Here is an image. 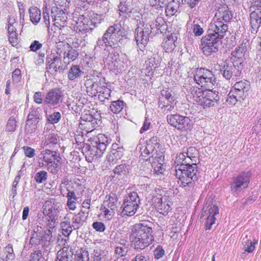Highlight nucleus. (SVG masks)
Wrapping results in <instances>:
<instances>
[{
  "label": "nucleus",
  "instance_id": "55",
  "mask_svg": "<svg viewBox=\"0 0 261 261\" xmlns=\"http://www.w3.org/2000/svg\"><path fill=\"white\" fill-rule=\"evenodd\" d=\"M167 0H149L150 5L155 9L163 8L166 5Z\"/></svg>",
  "mask_w": 261,
  "mask_h": 261
},
{
  "label": "nucleus",
  "instance_id": "18",
  "mask_svg": "<svg viewBox=\"0 0 261 261\" xmlns=\"http://www.w3.org/2000/svg\"><path fill=\"white\" fill-rule=\"evenodd\" d=\"M89 213V210H82L72 217L71 222L74 230L78 229L83 226L88 217Z\"/></svg>",
  "mask_w": 261,
  "mask_h": 261
},
{
  "label": "nucleus",
  "instance_id": "54",
  "mask_svg": "<svg viewBox=\"0 0 261 261\" xmlns=\"http://www.w3.org/2000/svg\"><path fill=\"white\" fill-rule=\"evenodd\" d=\"M58 163L59 162L56 163L55 161L53 162L45 167L47 168V169L49 172L53 174H56L60 169V165Z\"/></svg>",
  "mask_w": 261,
  "mask_h": 261
},
{
  "label": "nucleus",
  "instance_id": "34",
  "mask_svg": "<svg viewBox=\"0 0 261 261\" xmlns=\"http://www.w3.org/2000/svg\"><path fill=\"white\" fill-rule=\"evenodd\" d=\"M30 20L35 24H37L41 19V11L36 7H31L29 9Z\"/></svg>",
  "mask_w": 261,
  "mask_h": 261
},
{
  "label": "nucleus",
  "instance_id": "27",
  "mask_svg": "<svg viewBox=\"0 0 261 261\" xmlns=\"http://www.w3.org/2000/svg\"><path fill=\"white\" fill-rule=\"evenodd\" d=\"M141 151L140 156L142 160H144L146 161H149L151 162L152 160H153L154 158H156L157 154H156L157 151H155V148L151 147L150 145L147 146L144 149H142Z\"/></svg>",
  "mask_w": 261,
  "mask_h": 261
},
{
  "label": "nucleus",
  "instance_id": "2",
  "mask_svg": "<svg viewBox=\"0 0 261 261\" xmlns=\"http://www.w3.org/2000/svg\"><path fill=\"white\" fill-rule=\"evenodd\" d=\"M197 165L177 164L175 166V176L178 183L183 187L193 188L198 179Z\"/></svg>",
  "mask_w": 261,
  "mask_h": 261
},
{
  "label": "nucleus",
  "instance_id": "17",
  "mask_svg": "<svg viewBox=\"0 0 261 261\" xmlns=\"http://www.w3.org/2000/svg\"><path fill=\"white\" fill-rule=\"evenodd\" d=\"M250 83L247 81H241L237 82L232 87V90L235 92V94L239 97H242L244 99L248 95V92L250 89Z\"/></svg>",
  "mask_w": 261,
  "mask_h": 261
},
{
  "label": "nucleus",
  "instance_id": "43",
  "mask_svg": "<svg viewBox=\"0 0 261 261\" xmlns=\"http://www.w3.org/2000/svg\"><path fill=\"white\" fill-rule=\"evenodd\" d=\"M164 19L161 17H157L155 21L151 24L154 28H156L157 31H160L161 33L165 30L166 25Z\"/></svg>",
  "mask_w": 261,
  "mask_h": 261
},
{
  "label": "nucleus",
  "instance_id": "41",
  "mask_svg": "<svg viewBox=\"0 0 261 261\" xmlns=\"http://www.w3.org/2000/svg\"><path fill=\"white\" fill-rule=\"evenodd\" d=\"M218 92L216 93L215 91H212L211 88H206L203 91L202 97L210 100H212L213 101L215 100L218 101L219 100V96H218Z\"/></svg>",
  "mask_w": 261,
  "mask_h": 261
},
{
  "label": "nucleus",
  "instance_id": "4",
  "mask_svg": "<svg viewBox=\"0 0 261 261\" xmlns=\"http://www.w3.org/2000/svg\"><path fill=\"white\" fill-rule=\"evenodd\" d=\"M194 76V81L198 85L206 88L213 89L216 78L212 71L204 68H197Z\"/></svg>",
  "mask_w": 261,
  "mask_h": 261
},
{
  "label": "nucleus",
  "instance_id": "1",
  "mask_svg": "<svg viewBox=\"0 0 261 261\" xmlns=\"http://www.w3.org/2000/svg\"><path fill=\"white\" fill-rule=\"evenodd\" d=\"M149 223L144 221L136 223L133 226L129 239L132 246L136 250H143L154 241L153 230Z\"/></svg>",
  "mask_w": 261,
  "mask_h": 261
},
{
  "label": "nucleus",
  "instance_id": "38",
  "mask_svg": "<svg viewBox=\"0 0 261 261\" xmlns=\"http://www.w3.org/2000/svg\"><path fill=\"white\" fill-rule=\"evenodd\" d=\"M37 236L40 237L41 242L44 245H46V243L53 241L52 231L48 228L45 229L42 233L39 232Z\"/></svg>",
  "mask_w": 261,
  "mask_h": 261
},
{
  "label": "nucleus",
  "instance_id": "51",
  "mask_svg": "<svg viewBox=\"0 0 261 261\" xmlns=\"http://www.w3.org/2000/svg\"><path fill=\"white\" fill-rule=\"evenodd\" d=\"M104 14L98 15L97 14H93L91 16V19L92 20V23H94V27H97L98 24H99L101 21L104 19Z\"/></svg>",
  "mask_w": 261,
  "mask_h": 261
},
{
  "label": "nucleus",
  "instance_id": "48",
  "mask_svg": "<svg viewBox=\"0 0 261 261\" xmlns=\"http://www.w3.org/2000/svg\"><path fill=\"white\" fill-rule=\"evenodd\" d=\"M47 178V173L45 171H41L37 172L35 176L36 182L38 184H41L46 180Z\"/></svg>",
  "mask_w": 261,
  "mask_h": 261
},
{
  "label": "nucleus",
  "instance_id": "49",
  "mask_svg": "<svg viewBox=\"0 0 261 261\" xmlns=\"http://www.w3.org/2000/svg\"><path fill=\"white\" fill-rule=\"evenodd\" d=\"M43 260L42 251L39 250L35 251L30 256L31 261H43Z\"/></svg>",
  "mask_w": 261,
  "mask_h": 261
},
{
  "label": "nucleus",
  "instance_id": "44",
  "mask_svg": "<svg viewBox=\"0 0 261 261\" xmlns=\"http://www.w3.org/2000/svg\"><path fill=\"white\" fill-rule=\"evenodd\" d=\"M218 101L215 100H210L207 98H205L202 96L201 99L199 101L198 103L200 106H202L204 109L206 108H210L214 107L217 104Z\"/></svg>",
  "mask_w": 261,
  "mask_h": 261
},
{
  "label": "nucleus",
  "instance_id": "20",
  "mask_svg": "<svg viewBox=\"0 0 261 261\" xmlns=\"http://www.w3.org/2000/svg\"><path fill=\"white\" fill-rule=\"evenodd\" d=\"M120 58V55L117 51L112 52V54H109L108 57L103 60L104 63L110 70H113L116 68L120 67L121 62H123V61H121Z\"/></svg>",
  "mask_w": 261,
  "mask_h": 261
},
{
  "label": "nucleus",
  "instance_id": "45",
  "mask_svg": "<svg viewBox=\"0 0 261 261\" xmlns=\"http://www.w3.org/2000/svg\"><path fill=\"white\" fill-rule=\"evenodd\" d=\"M61 115L60 112H56L47 116V120L48 123L55 124L60 120Z\"/></svg>",
  "mask_w": 261,
  "mask_h": 261
},
{
  "label": "nucleus",
  "instance_id": "16",
  "mask_svg": "<svg viewBox=\"0 0 261 261\" xmlns=\"http://www.w3.org/2000/svg\"><path fill=\"white\" fill-rule=\"evenodd\" d=\"M92 144L93 147H96L97 149L98 156H101L107 149L109 144V140L105 135L98 134Z\"/></svg>",
  "mask_w": 261,
  "mask_h": 261
},
{
  "label": "nucleus",
  "instance_id": "3",
  "mask_svg": "<svg viewBox=\"0 0 261 261\" xmlns=\"http://www.w3.org/2000/svg\"><path fill=\"white\" fill-rule=\"evenodd\" d=\"M124 23V21H120L118 23H114L110 26L103 34L108 41V44H110V47L114 49V50L119 49V43L122 40L121 38L126 35Z\"/></svg>",
  "mask_w": 261,
  "mask_h": 261
},
{
  "label": "nucleus",
  "instance_id": "42",
  "mask_svg": "<svg viewBox=\"0 0 261 261\" xmlns=\"http://www.w3.org/2000/svg\"><path fill=\"white\" fill-rule=\"evenodd\" d=\"M243 249L248 253L252 252L255 249L254 243H253L250 239L247 236L242 240Z\"/></svg>",
  "mask_w": 261,
  "mask_h": 261
},
{
  "label": "nucleus",
  "instance_id": "26",
  "mask_svg": "<svg viewBox=\"0 0 261 261\" xmlns=\"http://www.w3.org/2000/svg\"><path fill=\"white\" fill-rule=\"evenodd\" d=\"M220 71L223 72V76L227 80H229L232 76H237V72H238L234 65L231 64H229L226 62H224L223 65L220 68Z\"/></svg>",
  "mask_w": 261,
  "mask_h": 261
},
{
  "label": "nucleus",
  "instance_id": "31",
  "mask_svg": "<svg viewBox=\"0 0 261 261\" xmlns=\"http://www.w3.org/2000/svg\"><path fill=\"white\" fill-rule=\"evenodd\" d=\"M115 175L119 179L124 178L128 173V166L125 164H121L115 167L114 170Z\"/></svg>",
  "mask_w": 261,
  "mask_h": 261
},
{
  "label": "nucleus",
  "instance_id": "58",
  "mask_svg": "<svg viewBox=\"0 0 261 261\" xmlns=\"http://www.w3.org/2000/svg\"><path fill=\"white\" fill-rule=\"evenodd\" d=\"M128 250V247L117 246L116 247L115 252L119 256H125Z\"/></svg>",
  "mask_w": 261,
  "mask_h": 261
},
{
  "label": "nucleus",
  "instance_id": "23",
  "mask_svg": "<svg viewBox=\"0 0 261 261\" xmlns=\"http://www.w3.org/2000/svg\"><path fill=\"white\" fill-rule=\"evenodd\" d=\"M135 37L137 44L141 50H143L149 41V36L144 33L142 28L138 27L135 31Z\"/></svg>",
  "mask_w": 261,
  "mask_h": 261
},
{
  "label": "nucleus",
  "instance_id": "15",
  "mask_svg": "<svg viewBox=\"0 0 261 261\" xmlns=\"http://www.w3.org/2000/svg\"><path fill=\"white\" fill-rule=\"evenodd\" d=\"M44 211L46 213V216L58 217L61 208V204L55 199L46 200L43 205Z\"/></svg>",
  "mask_w": 261,
  "mask_h": 261
},
{
  "label": "nucleus",
  "instance_id": "11",
  "mask_svg": "<svg viewBox=\"0 0 261 261\" xmlns=\"http://www.w3.org/2000/svg\"><path fill=\"white\" fill-rule=\"evenodd\" d=\"M62 50L59 46H57V49L56 53H51L46 58L47 66L46 69L51 70L50 72H57L58 70L62 69L61 65Z\"/></svg>",
  "mask_w": 261,
  "mask_h": 261
},
{
  "label": "nucleus",
  "instance_id": "36",
  "mask_svg": "<svg viewBox=\"0 0 261 261\" xmlns=\"http://www.w3.org/2000/svg\"><path fill=\"white\" fill-rule=\"evenodd\" d=\"M174 100V96L169 91L163 90L161 91V95L159 98V106H161V105L164 102H173Z\"/></svg>",
  "mask_w": 261,
  "mask_h": 261
},
{
  "label": "nucleus",
  "instance_id": "46",
  "mask_svg": "<svg viewBox=\"0 0 261 261\" xmlns=\"http://www.w3.org/2000/svg\"><path fill=\"white\" fill-rule=\"evenodd\" d=\"M235 93L232 90H231L228 94L227 102L230 105H235L238 101L242 99V97H238Z\"/></svg>",
  "mask_w": 261,
  "mask_h": 261
},
{
  "label": "nucleus",
  "instance_id": "13",
  "mask_svg": "<svg viewBox=\"0 0 261 261\" xmlns=\"http://www.w3.org/2000/svg\"><path fill=\"white\" fill-rule=\"evenodd\" d=\"M39 159L40 161H41L39 162V165L41 167H46L55 161L60 162L61 159L56 151H51L49 149L42 151L39 155Z\"/></svg>",
  "mask_w": 261,
  "mask_h": 261
},
{
  "label": "nucleus",
  "instance_id": "53",
  "mask_svg": "<svg viewBox=\"0 0 261 261\" xmlns=\"http://www.w3.org/2000/svg\"><path fill=\"white\" fill-rule=\"evenodd\" d=\"M180 118L179 114L168 115L167 116V120L169 124L176 128L177 123H176L177 119Z\"/></svg>",
  "mask_w": 261,
  "mask_h": 261
},
{
  "label": "nucleus",
  "instance_id": "39",
  "mask_svg": "<svg viewBox=\"0 0 261 261\" xmlns=\"http://www.w3.org/2000/svg\"><path fill=\"white\" fill-rule=\"evenodd\" d=\"M124 106V101L119 99L112 101L110 105V108L113 113L117 114L123 110Z\"/></svg>",
  "mask_w": 261,
  "mask_h": 261
},
{
  "label": "nucleus",
  "instance_id": "59",
  "mask_svg": "<svg viewBox=\"0 0 261 261\" xmlns=\"http://www.w3.org/2000/svg\"><path fill=\"white\" fill-rule=\"evenodd\" d=\"M165 254V251L161 245H159L154 250V258L156 259L161 258Z\"/></svg>",
  "mask_w": 261,
  "mask_h": 261
},
{
  "label": "nucleus",
  "instance_id": "22",
  "mask_svg": "<svg viewBox=\"0 0 261 261\" xmlns=\"http://www.w3.org/2000/svg\"><path fill=\"white\" fill-rule=\"evenodd\" d=\"M59 47L62 50V54L63 53L64 60L66 62V58L68 60L74 61L79 56L77 51L73 49L68 43H63L61 42L58 44Z\"/></svg>",
  "mask_w": 261,
  "mask_h": 261
},
{
  "label": "nucleus",
  "instance_id": "64",
  "mask_svg": "<svg viewBox=\"0 0 261 261\" xmlns=\"http://www.w3.org/2000/svg\"><path fill=\"white\" fill-rule=\"evenodd\" d=\"M42 47V44L40 43L39 41L34 40L30 46V50L36 52Z\"/></svg>",
  "mask_w": 261,
  "mask_h": 261
},
{
  "label": "nucleus",
  "instance_id": "50",
  "mask_svg": "<svg viewBox=\"0 0 261 261\" xmlns=\"http://www.w3.org/2000/svg\"><path fill=\"white\" fill-rule=\"evenodd\" d=\"M246 51V48L244 46H242L239 47L238 48L236 49L234 51H233L231 55L235 57L236 58L241 59L242 57L244 56L245 53Z\"/></svg>",
  "mask_w": 261,
  "mask_h": 261
},
{
  "label": "nucleus",
  "instance_id": "9",
  "mask_svg": "<svg viewBox=\"0 0 261 261\" xmlns=\"http://www.w3.org/2000/svg\"><path fill=\"white\" fill-rule=\"evenodd\" d=\"M228 28L227 24L214 19L208 26L207 34L208 35L214 37L217 40L221 41L225 36Z\"/></svg>",
  "mask_w": 261,
  "mask_h": 261
},
{
  "label": "nucleus",
  "instance_id": "8",
  "mask_svg": "<svg viewBox=\"0 0 261 261\" xmlns=\"http://www.w3.org/2000/svg\"><path fill=\"white\" fill-rule=\"evenodd\" d=\"M118 200L117 195L114 193L111 192L106 196L101 207L103 209L105 218L109 219L114 214L117 208Z\"/></svg>",
  "mask_w": 261,
  "mask_h": 261
},
{
  "label": "nucleus",
  "instance_id": "60",
  "mask_svg": "<svg viewBox=\"0 0 261 261\" xmlns=\"http://www.w3.org/2000/svg\"><path fill=\"white\" fill-rule=\"evenodd\" d=\"M46 218V213L45 211H39L37 216V222L40 224L43 225L45 222V219Z\"/></svg>",
  "mask_w": 261,
  "mask_h": 261
},
{
  "label": "nucleus",
  "instance_id": "24",
  "mask_svg": "<svg viewBox=\"0 0 261 261\" xmlns=\"http://www.w3.org/2000/svg\"><path fill=\"white\" fill-rule=\"evenodd\" d=\"M251 33L256 34L261 24V11L254 10L250 14Z\"/></svg>",
  "mask_w": 261,
  "mask_h": 261
},
{
  "label": "nucleus",
  "instance_id": "52",
  "mask_svg": "<svg viewBox=\"0 0 261 261\" xmlns=\"http://www.w3.org/2000/svg\"><path fill=\"white\" fill-rule=\"evenodd\" d=\"M16 127V121L14 118L10 117L7 122L6 130L8 132H14Z\"/></svg>",
  "mask_w": 261,
  "mask_h": 261
},
{
  "label": "nucleus",
  "instance_id": "47",
  "mask_svg": "<svg viewBox=\"0 0 261 261\" xmlns=\"http://www.w3.org/2000/svg\"><path fill=\"white\" fill-rule=\"evenodd\" d=\"M39 110L40 109L39 108H33L31 109L27 117V121L29 122L30 120L33 119H39L40 117Z\"/></svg>",
  "mask_w": 261,
  "mask_h": 261
},
{
  "label": "nucleus",
  "instance_id": "12",
  "mask_svg": "<svg viewBox=\"0 0 261 261\" xmlns=\"http://www.w3.org/2000/svg\"><path fill=\"white\" fill-rule=\"evenodd\" d=\"M152 203L158 212L163 215H167L171 210L172 203L166 196L158 195L153 197Z\"/></svg>",
  "mask_w": 261,
  "mask_h": 261
},
{
  "label": "nucleus",
  "instance_id": "33",
  "mask_svg": "<svg viewBox=\"0 0 261 261\" xmlns=\"http://www.w3.org/2000/svg\"><path fill=\"white\" fill-rule=\"evenodd\" d=\"M203 91V90L197 87H192L190 88L188 93L191 98H192L194 101L198 103L202 98Z\"/></svg>",
  "mask_w": 261,
  "mask_h": 261
},
{
  "label": "nucleus",
  "instance_id": "57",
  "mask_svg": "<svg viewBox=\"0 0 261 261\" xmlns=\"http://www.w3.org/2000/svg\"><path fill=\"white\" fill-rule=\"evenodd\" d=\"M163 47L166 52H171L174 49L175 44L172 40L168 39L163 43Z\"/></svg>",
  "mask_w": 261,
  "mask_h": 261
},
{
  "label": "nucleus",
  "instance_id": "21",
  "mask_svg": "<svg viewBox=\"0 0 261 261\" xmlns=\"http://www.w3.org/2000/svg\"><path fill=\"white\" fill-rule=\"evenodd\" d=\"M233 15L232 11L228 7H223L218 10L215 14V18L216 20L227 24L231 22Z\"/></svg>",
  "mask_w": 261,
  "mask_h": 261
},
{
  "label": "nucleus",
  "instance_id": "28",
  "mask_svg": "<svg viewBox=\"0 0 261 261\" xmlns=\"http://www.w3.org/2000/svg\"><path fill=\"white\" fill-rule=\"evenodd\" d=\"M124 148L123 147H117L112 149L108 156V160L113 164L115 163L117 161L120 159L124 154Z\"/></svg>",
  "mask_w": 261,
  "mask_h": 261
},
{
  "label": "nucleus",
  "instance_id": "30",
  "mask_svg": "<svg viewBox=\"0 0 261 261\" xmlns=\"http://www.w3.org/2000/svg\"><path fill=\"white\" fill-rule=\"evenodd\" d=\"M88 22L89 18L81 16L76 21V29L79 30L80 32H86L93 30V28H88V24H87Z\"/></svg>",
  "mask_w": 261,
  "mask_h": 261
},
{
  "label": "nucleus",
  "instance_id": "62",
  "mask_svg": "<svg viewBox=\"0 0 261 261\" xmlns=\"http://www.w3.org/2000/svg\"><path fill=\"white\" fill-rule=\"evenodd\" d=\"M9 41L13 46H16L18 44L17 35L16 32L9 34Z\"/></svg>",
  "mask_w": 261,
  "mask_h": 261
},
{
  "label": "nucleus",
  "instance_id": "61",
  "mask_svg": "<svg viewBox=\"0 0 261 261\" xmlns=\"http://www.w3.org/2000/svg\"><path fill=\"white\" fill-rule=\"evenodd\" d=\"M93 228L97 231L103 232L106 229V227L103 222H95L92 224Z\"/></svg>",
  "mask_w": 261,
  "mask_h": 261
},
{
  "label": "nucleus",
  "instance_id": "6",
  "mask_svg": "<svg viewBox=\"0 0 261 261\" xmlns=\"http://www.w3.org/2000/svg\"><path fill=\"white\" fill-rule=\"evenodd\" d=\"M140 203V200L137 193L135 192L129 193L123 200L121 215L129 216L134 215L139 207Z\"/></svg>",
  "mask_w": 261,
  "mask_h": 261
},
{
  "label": "nucleus",
  "instance_id": "35",
  "mask_svg": "<svg viewBox=\"0 0 261 261\" xmlns=\"http://www.w3.org/2000/svg\"><path fill=\"white\" fill-rule=\"evenodd\" d=\"M61 227L63 231L64 232V235L70 234L73 229L72 225V222L70 221V218L67 216H65L63 221L61 223Z\"/></svg>",
  "mask_w": 261,
  "mask_h": 261
},
{
  "label": "nucleus",
  "instance_id": "10",
  "mask_svg": "<svg viewBox=\"0 0 261 261\" xmlns=\"http://www.w3.org/2000/svg\"><path fill=\"white\" fill-rule=\"evenodd\" d=\"M221 41L217 40L213 36L208 35V34L203 38L201 41V47L205 55L208 56L213 53H216L218 50V48Z\"/></svg>",
  "mask_w": 261,
  "mask_h": 261
},
{
  "label": "nucleus",
  "instance_id": "56",
  "mask_svg": "<svg viewBox=\"0 0 261 261\" xmlns=\"http://www.w3.org/2000/svg\"><path fill=\"white\" fill-rule=\"evenodd\" d=\"M89 261H105L104 256L100 253V251L94 250L93 254Z\"/></svg>",
  "mask_w": 261,
  "mask_h": 261
},
{
  "label": "nucleus",
  "instance_id": "32",
  "mask_svg": "<svg viewBox=\"0 0 261 261\" xmlns=\"http://www.w3.org/2000/svg\"><path fill=\"white\" fill-rule=\"evenodd\" d=\"M179 0H173L166 6L165 12L167 16H173L178 11L179 7Z\"/></svg>",
  "mask_w": 261,
  "mask_h": 261
},
{
  "label": "nucleus",
  "instance_id": "19",
  "mask_svg": "<svg viewBox=\"0 0 261 261\" xmlns=\"http://www.w3.org/2000/svg\"><path fill=\"white\" fill-rule=\"evenodd\" d=\"M204 213L206 215H207L205 223V227L206 230H210L212 228V225L215 223L216 216L219 214V208L216 205H212L207 211L204 212Z\"/></svg>",
  "mask_w": 261,
  "mask_h": 261
},
{
  "label": "nucleus",
  "instance_id": "7",
  "mask_svg": "<svg viewBox=\"0 0 261 261\" xmlns=\"http://www.w3.org/2000/svg\"><path fill=\"white\" fill-rule=\"evenodd\" d=\"M198 151L194 147H190L176 157L175 163L189 165H197Z\"/></svg>",
  "mask_w": 261,
  "mask_h": 261
},
{
  "label": "nucleus",
  "instance_id": "5",
  "mask_svg": "<svg viewBox=\"0 0 261 261\" xmlns=\"http://www.w3.org/2000/svg\"><path fill=\"white\" fill-rule=\"evenodd\" d=\"M251 175L250 171H244L233 178L230 188L233 195H238L248 188Z\"/></svg>",
  "mask_w": 261,
  "mask_h": 261
},
{
  "label": "nucleus",
  "instance_id": "29",
  "mask_svg": "<svg viewBox=\"0 0 261 261\" xmlns=\"http://www.w3.org/2000/svg\"><path fill=\"white\" fill-rule=\"evenodd\" d=\"M0 257L4 261H11L14 259L15 255L12 245L9 244L4 248Z\"/></svg>",
  "mask_w": 261,
  "mask_h": 261
},
{
  "label": "nucleus",
  "instance_id": "40",
  "mask_svg": "<svg viewBox=\"0 0 261 261\" xmlns=\"http://www.w3.org/2000/svg\"><path fill=\"white\" fill-rule=\"evenodd\" d=\"M192 125V121L188 117L182 116L180 124L177 125L176 128L180 130H188L191 129Z\"/></svg>",
  "mask_w": 261,
  "mask_h": 261
},
{
  "label": "nucleus",
  "instance_id": "14",
  "mask_svg": "<svg viewBox=\"0 0 261 261\" xmlns=\"http://www.w3.org/2000/svg\"><path fill=\"white\" fill-rule=\"evenodd\" d=\"M62 92L59 88H54L46 94L44 103L49 107H56L61 101Z\"/></svg>",
  "mask_w": 261,
  "mask_h": 261
},
{
  "label": "nucleus",
  "instance_id": "37",
  "mask_svg": "<svg viewBox=\"0 0 261 261\" xmlns=\"http://www.w3.org/2000/svg\"><path fill=\"white\" fill-rule=\"evenodd\" d=\"M84 73L78 65H73L69 69L68 73V77L71 80H74L75 79L80 76Z\"/></svg>",
  "mask_w": 261,
  "mask_h": 261
},
{
  "label": "nucleus",
  "instance_id": "25",
  "mask_svg": "<svg viewBox=\"0 0 261 261\" xmlns=\"http://www.w3.org/2000/svg\"><path fill=\"white\" fill-rule=\"evenodd\" d=\"M74 251L71 247H64L57 254L56 261H73Z\"/></svg>",
  "mask_w": 261,
  "mask_h": 261
},
{
  "label": "nucleus",
  "instance_id": "63",
  "mask_svg": "<svg viewBox=\"0 0 261 261\" xmlns=\"http://www.w3.org/2000/svg\"><path fill=\"white\" fill-rule=\"evenodd\" d=\"M58 143V138L56 136L51 135L45 140L44 145H48L49 144L55 145Z\"/></svg>",
  "mask_w": 261,
  "mask_h": 261
}]
</instances>
